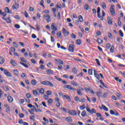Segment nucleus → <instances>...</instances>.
<instances>
[{
  "label": "nucleus",
  "instance_id": "f257e3e1",
  "mask_svg": "<svg viewBox=\"0 0 125 125\" xmlns=\"http://www.w3.org/2000/svg\"><path fill=\"white\" fill-rule=\"evenodd\" d=\"M41 83H42L43 85L50 86V87H53L54 86L53 83H51L49 81H42L41 82Z\"/></svg>",
  "mask_w": 125,
  "mask_h": 125
},
{
  "label": "nucleus",
  "instance_id": "f03ea898",
  "mask_svg": "<svg viewBox=\"0 0 125 125\" xmlns=\"http://www.w3.org/2000/svg\"><path fill=\"white\" fill-rule=\"evenodd\" d=\"M43 19H45L47 23H49L51 21L50 16L48 14H45L43 16Z\"/></svg>",
  "mask_w": 125,
  "mask_h": 125
},
{
  "label": "nucleus",
  "instance_id": "7ed1b4c3",
  "mask_svg": "<svg viewBox=\"0 0 125 125\" xmlns=\"http://www.w3.org/2000/svg\"><path fill=\"white\" fill-rule=\"evenodd\" d=\"M86 110V111H87V112H88V113L91 114L92 115H93V113L94 114H96V110H95V109L94 108H92L91 110L90 108H89V107H87Z\"/></svg>",
  "mask_w": 125,
  "mask_h": 125
},
{
  "label": "nucleus",
  "instance_id": "20e7f679",
  "mask_svg": "<svg viewBox=\"0 0 125 125\" xmlns=\"http://www.w3.org/2000/svg\"><path fill=\"white\" fill-rule=\"evenodd\" d=\"M63 88H67V89H69V90H73V91L76 90V88L73 87L71 85H64L63 86Z\"/></svg>",
  "mask_w": 125,
  "mask_h": 125
},
{
  "label": "nucleus",
  "instance_id": "39448f33",
  "mask_svg": "<svg viewBox=\"0 0 125 125\" xmlns=\"http://www.w3.org/2000/svg\"><path fill=\"white\" fill-rule=\"evenodd\" d=\"M66 113H68L69 115H71V116H77V111H76V110H70L69 109H68Z\"/></svg>",
  "mask_w": 125,
  "mask_h": 125
},
{
  "label": "nucleus",
  "instance_id": "423d86ee",
  "mask_svg": "<svg viewBox=\"0 0 125 125\" xmlns=\"http://www.w3.org/2000/svg\"><path fill=\"white\" fill-rule=\"evenodd\" d=\"M97 13L98 18H100V19H101L102 21L104 20V18L103 17L100 16V7H98Z\"/></svg>",
  "mask_w": 125,
  "mask_h": 125
},
{
  "label": "nucleus",
  "instance_id": "0eeeda50",
  "mask_svg": "<svg viewBox=\"0 0 125 125\" xmlns=\"http://www.w3.org/2000/svg\"><path fill=\"white\" fill-rule=\"evenodd\" d=\"M110 113L111 114V115H114L115 116H120V114H119V112H118L116 110H111L110 111Z\"/></svg>",
  "mask_w": 125,
  "mask_h": 125
},
{
  "label": "nucleus",
  "instance_id": "6e6552de",
  "mask_svg": "<svg viewBox=\"0 0 125 125\" xmlns=\"http://www.w3.org/2000/svg\"><path fill=\"white\" fill-rule=\"evenodd\" d=\"M62 34L64 35V37H67L69 35V32L67 31V30L64 28H62Z\"/></svg>",
  "mask_w": 125,
  "mask_h": 125
},
{
  "label": "nucleus",
  "instance_id": "1a4fd4ad",
  "mask_svg": "<svg viewBox=\"0 0 125 125\" xmlns=\"http://www.w3.org/2000/svg\"><path fill=\"white\" fill-rule=\"evenodd\" d=\"M110 11L112 15L115 16L116 15V12L114 10V6L112 5L110 7Z\"/></svg>",
  "mask_w": 125,
  "mask_h": 125
},
{
  "label": "nucleus",
  "instance_id": "9d476101",
  "mask_svg": "<svg viewBox=\"0 0 125 125\" xmlns=\"http://www.w3.org/2000/svg\"><path fill=\"white\" fill-rule=\"evenodd\" d=\"M55 61H56L58 65H63L64 62H63V61L60 59L57 60V59H55Z\"/></svg>",
  "mask_w": 125,
  "mask_h": 125
},
{
  "label": "nucleus",
  "instance_id": "9b49d317",
  "mask_svg": "<svg viewBox=\"0 0 125 125\" xmlns=\"http://www.w3.org/2000/svg\"><path fill=\"white\" fill-rule=\"evenodd\" d=\"M4 74L7 76V77H12V75H11V73L9 72L7 70H4Z\"/></svg>",
  "mask_w": 125,
  "mask_h": 125
},
{
  "label": "nucleus",
  "instance_id": "f8f14e48",
  "mask_svg": "<svg viewBox=\"0 0 125 125\" xmlns=\"http://www.w3.org/2000/svg\"><path fill=\"white\" fill-rule=\"evenodd\" d=\"M94 75L97 80L99 81L100 80V76H99V74L96 73V70H94Z\"/></svg>",
  "mask_w": 125,
  "mask_h": 125
},
{
  "label": "nucleus",
  "instance_id": "ddd939ff",
  "mask_svg": "<svg viewBox=\"0 0 125 125\" xmlns=\"http://www.w3.org/2000/svg\"><path fill=\"white\" fill-rule=\"evenodd\" d=\"M12 8L13 9H18V8H19V4L15 3V4L13 5Z\"/></svg>",
  "mask_w": 125,
  "mask_h": 125
},
{
  "label": "nucleus",
  "instance_id": "4468645a",
  "mask_svg": "<svg viewBox=\"0 0 125 125\" xmlns=\"http://www.w3.org/2000/svg\"><path fill=\"white\" fill-rule=\"evenodd\" d=\"M65 121L68 123H72L73 122V119L71 117H67L65 118Z\"/></svg>",
  "mask_w": 125,
  "mask_h": 125
},
{
  "label": "nucleus",
  "instance_id": "2eb2a0df",
  "mask_svg": "<svg viewBox=\"0 0 125 125\" xmlns=\"http://www.w3.org/2000/svg\"><path fill=\"white\" fill-rule=\"evenodd\" d=\"M74 45H70L68 47V50L70 52H74Z\"/></svg>",
  "mask_w": 125,
  "mask_h": 125
},
{
  "label": "nucleus",
  "instance_id": "dca6fc26",
  "mask_svg": "<svg viewBox=\"0 0 125 125\" xmlns=\"http://www.w3.org/2000/svg\"><path fill=\"white\" fill-rule=\"evenodd\" d=\"M7 99H8V102L9 103H12V102H13V98L11 96H8L7 97Z\"/></svg>",
  "mask_w": 125,
  "mask_h": 125
},
{
  "label": "nucleus",
  "instance_id": "f3484780",
  "mask_svg": "<svg viewBox=\"0 0 125 125\" xmlns=\"http://www.w3.org/2000/svg\"><path fill=\"white\" fill-rule=\"evenodd\" d=\"M51 28L53 30V31H57V29L56 27H55L54 23H52L51 26Z\"/></svg>",
  "mask_w": 125,
  "mask_h": 125
},
{
  "label": "nucleus",
  "instance_id": "a211bd4d",
  "mask_svg": "<svg viewBox=\"0 0 125 125\" xmlns=\"http://www.w3.org/2000/svg\"><path fill=\"white\" fill-rule=\"evenodd\" d=\"M5 61V60H4V58H3V57H2L0 56V65H2V64H3Z\"/></svg>",
  "mask_w": 125,
  "mask_h": 125
},
{
  "label": "nucleus",
  "instance_id": "6ab92c4d",
  "mask_svg": "<svg viewBox=\"0 0 125 125\" xmlns=\"http://www.w3.org/2000/svg\"><path fill=\"white\" fill-rule=\"evenodd\" d=\"M46 72L48 75H53L54 74L53 71L51 69H48Z\"/></svg>",
  "mask_w": 125,
  "mask_h": 125
},
{
  "label": "nucleus",
  "instance_id": "aec40b11",
  "mask_svg": "<svg viewBox=\"0 0 125 125\" xmlns=\"http://www.w3.org/2000/svg\"><path fill=\"white\" fill-rule=\"evenodd\" d=\"M107 21H108V25H112V23H113V21H112V19H111V17H108Z\"/></svg>",
  "mask_w": 125,
  "mask_h": 125
},
{
  "label": "nucleus",
  "instance_id": "412c9836",
  "mask_svg": "<svg viewBox=\"0 0 125 125\" xmlns=\"http://www.w3.org/2000/svg\"><path fill=\"white\" fill-rule=\"evenodd\" d=\"M63 98H66V99L68 101H71V97H70V96L67 95H64L63 96Z\"/></svg>",
  "mask_w": 125,
  "mask_h": 125
},
{
  "label": "nucleus",
  "instance_id": "4be33fe9",
  "mask_svg": "<svg viewBox=\"0 0 125 125\" xmlns=\"http://www.w3.org/2000/svg\"><path fill=\"white\" fill-rule=\"evenodd\" d=\"M31 83L32 85H36L37 84V80L35 79L31 80Z\"/></svg>",
  "mask_w": 125,
  "mask_h": 125
},
{
  "label": "nucleus",
  "instance_id": "5701e85b",
  "mask_svg": "<svg viewBox=\"0 0 125 125\" xmlns=\"http://www.w3.org/2000/svg\"><path fill=\"white\" fill-rule=\"evenodd\" d=\"M10 63L11 64V65H12L14 67H15V66H16V65H17L16 63L13 60H11Z\"/></svg>",
  "mask_w": 125,
  "mask_h": 125
},
{
  "label": "nucleus",
  "instance_id": "b1692460",
  "mask_svg": "<svg viewBox=\"0 0 125 125\" xmlns=\"http://www.w3.org/2000/svg\"><path fill=\"white\" fill-rule=\"evenodd\" d=\"M79 20L80 22H83V16L79 15L78 17Z\"/></svg>",
  "mask_w": 125,
  "mask_h": 125
},
{
  "label": "nucleus",
  "instance_id": "393cba45",
  "mask_svg": "<svg viewBox=\"0 0 125 125\" xmlns=\"http://www.w3.org/2000/svg\"><path fill=\"white\" fill-rule=\"evenodd\" d=\"M2 89H4L6 91L9 90V89H8V87H7V85H4L2 86Z\"/></svg>",
  "mask_w": 125,
  "mask_h": 125
},
{
  "label": "nucleus",
  "instance_id": "a878e982",
  "mask_svg": "<svg viewBox=\"0 0 125 125\" xmlns=\"http://www.w3.org/2000/svg\"><path fill=\"white\" fill-rule=\"evenodd\" d=\"M32 92H33L34 95H35V96H37V95H39V92H37V91H36V90H33L32 91Z\"/></svg>",
  "mask_w": 125,
  "mask_h": 125
},
{
  "label": "nucleus",
  "instance_id": "bb28decb",
  "mask_svg": "<svg viewBox=\"0 0 125 125\" xmlns=\"http://www.w3.org/2000/svg\"><path fill=\"white\" fill-rule=\"evenodd\" d=\"M72 72L74 73V74H77L78 73V70L76 68L73 67L72 68Z\"/></svg>",
  "mask_w": 125,
  "mask_h": 125
},
{
  "label": "nucleus",
  "instance_id": "cd10ccee",
  "mask_svg": "<svg viewBox=\"0 0 125 125\" xmlns=\"http://www.w3.org/2000/svg\"><path fill=\"white\" fill-rule=\"evenodd\" d=\"M80 110H84L85 109V104H83V105L80 106Z\"/></svg>",
  "mask_w": 125,
  "mask_h": 125
},
{
  "label": "nucleus",
  "instance_id": "c85d7f7f",
  "mask_svg": "<svg viewBox=\"0 0 125 125\" xmlns=\"http://www.w3.org/2000/svg\"><path fill=\"white\" fill-rule=\"evenodd\" d=\"M84 9H85V10H89V6H88V4H85L84 6Z\"/></svg>",
  "mask_w": 125,
  "mask_h": 125
},
{
  "label": "nucleus",
  "instance_id": "c756f323",
  "mask_svg": "<svg viewBox=\"0 0 125 125\" xmlns=\"http://www.w3.org/2000/svg\"><path fill=\"white\" fill-rule=\"evenodd\" d=\"M98 42L99 44H102V43H103V41L102 40V39L99 38L98 39Z\"/></svg>",
  "mask_w": 125,
  "mask_h": 125
},
{
  "label": "nucleus",
  "instance_id": "7c9ffc66",
  "mask_svg": "<svg viewBox=\"0 0 125 125\" xmlns=\"http://www.w3.org/2000/svg\"><path fill=\"white\" fill-rule=\"evenodd\" d=\"M39 93H41V94H44V90L43 89V88H41L40 89V90H39Z\"/></svg>",
  "mask_w": 125,
  "mask_h": 125
},
{
  "label": "nucleus",
  "instance_id": "2f4dec72",
  "mask_svg": "<svg viewBox=\"0 0 125 125\" xmlns=\"http://www.w3.org/2000/svg\"><path fill=\"white\" fill-rule=\"evenodd\" d=\"M102 6L104 9H106V4L105 3V2H103L102 3Z\"/></svg>",
  "mask_w": 125,
  "mask_h": 125
},
{
  "label": "nucleus",
  "instance_id": "473e14b6",
  "mask_svg": "<svg viewBox=\"0 0 125 125\" xmlns=\"http://www.w3.org/2000/svg\"><path fill=\"white\" fill-rule=\"evenodd\" d=\"M46 93L47 95H48L49 96H50V95H51V94H52V92L50 90L47 91Z\"/></svg>",
  "mask_w": 125,
  "mask_h": 125
},
{
  "label": "nucleus",
  "instance_id": "72a5a7b5",
  "mask_svg": "<svg viewBox=\"0 0 125 125\" xmlns=\"http://www.w3.org/2000/svg\"><path fill=\"white\" fill-rule=\"evenodd\" d=\"M102 107L103 109L104 110V111H108V108H107V107H106L104 105L102 104Z\"/></svg>",
  "mask_w": 125,
  "mask_h": 125
},
{
  "label": "nucleus",
  "instance_id": "f704fd0d",
  "mask_svg": "<svg viewBox=\"0 0 125 125\" xmlns=\"http://www.w3.org/2000/svg\"><path fill=\"white\" fill-rule=\"evenodd\" d=\"M5 12H6L7 13H9V14H10V12H9V9L8 8V7H6L5 8Z\"/></svg>",
  "mask_w": 125,
  "mask_h": 125
},
{
  "label": "nucleus",
  "instance_id": "c9c22d12",
  "mask_svg": "<svg viewBox=\"0 0 125 125\" xmlns=\"http://www.w3.org/2000/svg\"><path fill=\"white\" fill-rule=\"evenodd\" d=\"M71 83L74 86H78V83H77L75 81H72Z\"/></svg>",
  "mask_w": 125,
  "mask_h": 125
},
{
  "label": "nucleus",
  "instance_id": "e433bc0d",
  "mask_svg": "<svg viewBox=\"0 0 125 125\" xmlns=\"http://www.w3.org/2000/svg\"><path fill=\"white\" fill-rule=\"evenodd\" d=\"M76 42L79 45H80V44H82V41L80 39L77 40Z\"/></svg>",
  "mask_w": 125,
  "mask_h": 125
},
{
  "label": "nucleus",
  "instance_id": "4c0bfd02",
  "mask_svg": "<svg viewBox=\"0 0 125 125\" xmlns=\"http://www.w3.org/2000/svg\"><path fill=\"white\" fill-rule=\"evenodd\" d=\"M20 64L22 65V66H24V67H25V68H28L29 67V66H28L27 64H25L24 63L20 62Z\"/></svg>",
  "mask_w": 125,
  "mask_h": 125
},
{
  "label": "nucleus",
  "instance_id": "58836bf2",
  "mask_svg": "<svg viewBox=\"0 0 125 125\" xmlns=\"http://www.w3.org/2000/svg\"><path fill=\"white\" fill-rule=\"evenodd\" d=\"M21 60L22 61V62H24V63H27V60H25V59H24L23 57L21 58Z\"/></svg>",
  "mask_w": 125,
  "mask_h": 125
},
{
  "label": "nucleus",
  "instance_id": "ea45409f",
  "mask_svg": "<svg viewBox=\"0 0 125 125\" xmlns=\"http://www.w3.org/2000/svg\"><path fill=\"white\" fill-rule=\"evenodd\" d=\"M52 102H53V100L52 99H49L47 101V103H48V104H51V103H52Z\"/></svg>",
  "mask_w": 125,
  "mask_h": 125
},
{
  "label": "nucleus",
  "instance_id": "a19ab883",
  "mask_svg": "<svg viewBox=\"0 0 125 125\" xmlns=\"http://www.w3.org/2000/svg\"><path fill=\"white\" fill-rule=\"evenodd\" d=\"M75 101H76V102H78V101H79V102H82L81 100H80V99H79V97H78L77 96H76L75 97Z\"/></svg>",
  "mask_w": 125,
  "mask_h": 125
},
{
  "label": "nucleus",
  "instance_id": "79ce46f5",
  "mask_svg": "<svg viewBox=\"0 0 125 125\" xmlns=\"http://www.w3.org/2000/svg\"><path fill=\"white\" fill-rule=\"evenodd\" d=\"M119 35L123 38L124 37V33H123V31L122 30H119Z\"/></svg>",
  "mask_w": 125,
  "mask_h": 125
},
{
  "label": "nucleus",
  "instance_id": "37998d69",
  "mask_svg": "<svg viewBox=\"0 0 125 125\" xmlns=\"http://www.w3.org/2000/svg\"><path fill=\"white\" fill-rule=\"evenodd\" d=\"M81 115L82 117H85L86 116V112L85 111H83L81 113Z\"/></svg>",
  "mask_w": 125,
  "mask_h": 125
},
{
  "label": "nucleus",
  "instance_id": "c03bdc74",
  "mask_svg": "<svg viewBox=\"0 0 125 125\" xmlns=\"http://www.w3.org/2000/svg\"><path fill=\"white\" fill-rule=\"evenodd\" d=\"M109 50L111 53H113L114 52V46H111Z\"/></svg>",
  "mask_w": 125,
  "mask_h": 125
},
{
  "label": "nucleus",
  "instance_id": "a18cd8bd",
  "mask_svg": "<svg viewBox=\"0 0 125 125\" xmlns=\"http://www.w3.org/2000/svg\"><path fill=\"white\" fill-rule=\"evenodd\" d=\"M13 71H14V73L15 75H16V76H18V75L19 74V72H18V71H17L15 69H14Z\"/></svg>",
  "mask_w": 125,
  "mask_h": 125
},
{
  "label": "nucleus",
  "instance_id": "49530a36",
  "mask_svg": "<svg viewBox=\"0 0 125 125\" xmlns=\"http://www.w3.org/2000/svg\"><path fill=\"white\" fill-rule=\"evenodd\" d=\"M26 97L28 99L31 98V97H32V96L31 95V94H30L29 93H26Z\"/></svg>",
  "mask_w": 125,
  "mask_h": 125
},
{
  "label": "nucleus",
  "instance_id": "de8ad7c7",
  "mask_svg": "<svg viewBox=\"0 0 125 125\" xmlns=\"http://www.w3.org/2000/svg\"><path fill=\"white\" fill-rule=\"evenodd\" d=\"M72 39H76V35H75V34L74 33H72L70 35Z\"/></svg>",
  "mask_w": 125,
  "mask_h": 125
},
{
  "label": "nucleus",
  "instance_id": "09e8293b",
  "mask_svg": "<svg viewBox=\"0 0 125 125\" xmlns=\"http://www.w3.org/2000/svg\"><path fill=\"white\" fill-rule=\"evenodd\" d=\"M101 94H102V92H97V95L98 97H101Z\"/></svg>",
  "mask_w": 125,
  "mask_h": 125
},
{
  "label": "nucleus",
  "instance_id": "8fccbe9b",
  "mask_svg": "<svg viewBox=\"0 0 125 125\" xmlns=\"http://www.w3.org/2000/svg\"><path fill=\"white\" fill-rule=\"evenodd\" d=\"M5 21H6L7 23H10V22H11V21L10 20V19H9V18L6 19H5Z\"/></svg>",
  "mask_w": 125,
  "mask_h": 125
},
{
  "label": "nucleus",
  "instance_id": "3c124183",
  "mask_svg": "<svg viewBox=\"0 0 125 125\" xmlns=\"http://www.w3.org/2000/svg\"><path fill=\"white\" fill-rule=\"evenodd\" d=\"M95 61L97 62V63L99 66H101L100 62H99V60H98V59H96Z\"/></svg>",
  "mask_w": 125,
  "mask_h": 125
},
{
  "label": "nucleus",
  "instance_id": "603ef678",
  "mask_svg": "<svg viewBox=\"0 0 125 125\" xmlns=\"http://www.w3.org/2000/svg\"><path fill=\"white\" fill-rule=\"evenodd\" d=\"M44 2V1H43V0H41V1L40 3V5H42L43 7H44V6L43 5Z\"/></svg>",
  "mask_w": 125,
  "mask_h": 125
},
{
  "label": "nucleus",
  "instance_id": "864d4df0",
  "mask_svg": "<svg viewBox=\"0 0 125 125\" xmlns=\"http://www.w3.org/2000/svg\"><path fill=\"white\" fill-rule=\"evenodd\" d=\"M110 47H111V44L110 43H107L106 46V48L107 49H109V48H110Z\"/></svg>",
  "mask_w": 125,
  "mask_h": 125
},
{
  "label": "nucleus",
  "instance_id": "5fc2aeb1",
  "mask_svg": "<svg viewBox=\"0 0 125 125\" xmlns=\"http://www.w3.org/2000/svg\"><path fill=\"white\" fill-rule=\"evenodd\" d=\"M6 113H7L8 114H9L10 113V108H9V107H8L6 109Z\"/></svg>",
  "mask_w": 125,
  "mask_h": 125
},
{
  "label": "nucleus",
  "instance_id": "6e6d98bb",
  "mask_svg": "<svg viewBox=\"0 0 125 125\" xmlns=\"http://www.w3.org/2000/svg\"><path fill=\"white\" fill-rule=\"evenodd\" d=\"M88 73L89 75H92V69H89L88 71Z\"/></svg>",
  "mask_w": 125,
  "mask_h": 125
},
{
  "label": "nucleus",
  "instance_id": "4d7b16f0",
  "mask_svg": "<svg viewBox=\"0 0 125 125\" xmlns=\"http://www.w3.org/2000/svg\"><path fill=\"white\" fill-rule=\"evenodd\" d=\"M57 36L58 38H60L61 37V32L59 31V32H58V33L57 34Z\"/></svg>",
  "mask_w": 125,
  "mask_h": 125
},
{
  "label": "nucleus",
  "instance_id": "13d9d810",
  "mask_svg": "<svg viewBox=\"0 0 125 125\" xmlns=\"http://www.w3.org/2000/svg\"><path fill=\"white\" fill-rule=\"evenodd\" d=\"M28 112L31 114V115H34L35 113H34V109H32V110H28Z\"/></svg>",
  "mask_w": 125,
  "mask_h": 125
},
{
  "label": "nucleus",
  "instance_id": "bf43d9fd",
  "mask_svg": "<svg viewBox=\"0 0 125 125\" xmlns=\"http://www.w3.org/2000/svg\"><path fill=\"white\" fill-rule=\"evenodd\" d=\"M23 123L24 122L23 121V120L20 119V120H19V124H20V125H23Z\"/></svg>",
  "mask_w": 125,
  "mask_h": 125
},
{
  "label": "nucleus",
  "instance_id": "052dcab7",
  "mask_svg": "<svg viewBox=\"0 0 125 125\" xmlns=\"http://www.w3.org/2000/svg\"><path fill=\"white\" fill-rule=\"evenodd\" d=\"M24 102H25V100H24L23 99H21L20 101V103H21V104H23Z\"/></svg>",
  "mask_w": 125,
  "mask_h": 125
},
{
  "label": "nucleus",
  "instance_id": "680f3d73",
  "mask_svg": "<svg viewBox=\"0 0 125 125\" xmlns=\"http://www.w3.org/2000/svg\"><path fill=\"white\" fill-rule=\"evenodd\" d=\"M13 46H14V47H16V48L18 47V45L16 44V42H14L13 43Z\"/></svg>",
  "mask_w": 125,
  "mask_h": 125
},
{
  "label": "nucleus",
  "instance_id": "e2e57ef3",
  "mask_svg": "<svg viewBox=\"0 0 125 125\" xmlns=\"http://www.w3.org/2000/svg\"><path fill=\"white\" fill-rule=\"evenodd\" d=\"M21 78H25V77H27V75L26 74V73H22L21 75Z\"/></svg>",
  "mask_w": 125,
  "mask_h": 125
},
{
  "label": "nucleus",
  "instance_id": "0e129e2a",
  "mask_svg": "<svg viewBox=\"0 0 125 125\" xmlns=\"http://www.w3.org/2000/svg\"><path fill=\"white\" fill-rule=\"evenodd\" d=\"M77 93L79 94V95H82V92L79 89H77Z\"/></svg>",
  "mask_w": 125,
  "mask_h": 125
},
{
  "label": "nucleus",
  "instance_id": "69168bd1",
  "mask_svg": "<svg viewBox=\"0 0 125 125\" xmlns=\"http://www.w3.org/2000/svg\"><path fill=\"white\" fill-rule=\"evenodd\" d=\"M43 97H44V99H45L46 100H47V99H48V98H49L48 96H47L46 95H44Z\"/></svg>",
  "mask_w": 125,
  "mask_h": 125
},
{
  "label": "nucleus",
  "instance_id": "338daca9",
  "mask_svg": "<svg viewBox=\"0 0 125 125\" xmlns=\"http://www.w3.org/2000/svg\"><path fill=\"white\" fill-rule=\"evenodd\" d=\"M15 28H16V29H20V25L16 24L15 25Z\"/></svg>",
  "mask_w": 125,
  "mask_h": 125
},
{
  "label": "nucleus",
  "instance_id": "774afa93",
  "mask_svg": "<svg viewBox=\"0 0 125 125\" xmlns=\"http://www.w3.org/2000/svg\"><path fill=\"white\" fill-rule=\"evenodd\" d=\"M31 37H32V39H36L37 38V36H36L34 34H33L31 35Z\"/></svg>",
  "mask_w": 125,
  "mask_h": 125
}]
</instances>
